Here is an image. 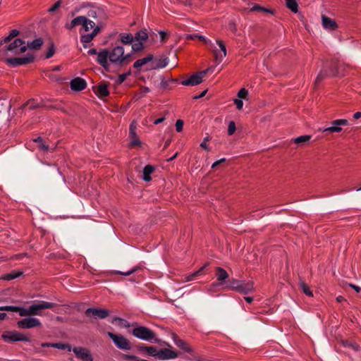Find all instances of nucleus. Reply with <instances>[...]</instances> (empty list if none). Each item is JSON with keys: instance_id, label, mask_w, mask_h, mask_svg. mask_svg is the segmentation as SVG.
Wrapping results in <instances>:
<instances>
[{"instance_id": "1", "label": "nucleus", "mask_w": 361, "mask_h": 361, "mask_svg": "<svg viewBox=\"0 0 361 361\" xmlns=\"http://www.w3.org/2000/svg\"><path fill=\"white\" fill-rule=\"evenodd\" d=\"M132 334L135 338L144 340L146 342L161 343L168 345L169 348H171V345L169 343L161 342V340L157 337L155 332L148 327L137 326L132 329Z\"/></svg>"}, {"instance_id": "2", "label": "nucleus", "mask_w": 361, "mask_h": 361, "mask_svg": "<svg viewBox=\"0 0 361 361\" xmlns=\"http://www.w3.org/2000/svg\"><path fill=\"white\" fill-rule=\"evenodd\" d=\"M87 16L96 21V26H99L100 30L106 20L109 18L108 11L105 6L90 4L87 11Z\"/></svg>"}, {"instance_id": "3", "label": "nucleus", "mask_w": 361, "mask_h": 361, "mask_svg": "<svg viewBox=\"0 0 361 361\" xmlns=\"http://www.w3.org/2000/svg\"><path fill=\"white\" fill-rule=\"evenodd\" d=\"M56 305L54 302H47V301H40L37 303H34L31 306L27 308L23 307L20 312L21 317H27V316H41L42 310H44V309H51L56 307Z\"/></svg>"}, {"instance_id": "4", "label": "nucleus", "mask_w": 361, "mask_h": 361, "mask_svg": "<svg viewBox=\"0 0 361 361\" xmlns=\"http://www.w3.org/2000/svg\"><path fill=\"white\" fill-rule=\"evenodd\" d=\"M109 61L114 63H118L123 66L131 61L133 59L131 54L124 55V49L121 46H117L109 51Z\"/></svg>"}, {"instance_id": "5", "label": "nucleus", "mask_w": 361, "mask_h": 361, "mask_svg": "<svg viewBox=\"0 0 361 361\" xmlns=\"http://www.w3.org/2000/svg\"><path fill=\"white\" fill-rule=\"evenodd\" d=\"M25 42L20 39V38H16L13 42H10L6 44L2 48H0V58L3 59L4 57L8 56V52L13 54H19L21 53L20 51V49L21 47L25 46Z\"/></svg>"}, {"instance_id": "6", "label": "nucleus", "mask_w": 361, "mask_h": 361, "mask_svg": "<svg viewBox=\"0 0 361 361\" xmlns=\"http://www.w3.org/2000/svg\"><path fill=\"white\" fill-rule=\"evenodd\" d=\"M108 337L113 340L114 343L118 349L123 350H128L132 348V345L128 338L121 336V334H116L112 332H108Z\"/></svg>"}, {"instance_id": "7", "label": "nucleus", "mask_w": 361, "mask_h": 361, "mask_svg": "<svg viewBox=\"0 0 361 361\" xmlns=\"http://www.w3.org/2000/svg\"><path fill=\"white\" fill-rule=\"evenodd\" d=\"M34 59L33 55L27 54V56L23 57L7 58L5 59V61L10 67L16 68L18 66L30 63L34 61Z\"/></svg>"}, {"instance_id": "8", "label": "nucleus", "mask_w": 361, "mask_h": 361, "mask_svg": "<svg viewBox=\"0 0 361 361\" xmlns=\"http://www.w3.org/2000/svg\"><path fill=\"white\" fill-rule=\"evenodd\" d=\"M212 69L211 68L204 70L203 71L198 72L195 74H193L189 78L186 80H183L181 82V84L183 85L188 86H193L201 84L202 81V78L205 76L209 71Z\"/></svg>"}, {"instance_id": "9", "label": "nucleus", "mask_w": 361, "mask_h": 361, "mask_svg": "<svg viewBox=\"0 0 361 361\" xmlns=\"http://www.w3.org/2000/svg\"><path fill=\"white\" fill-rule=\"evenodd\" d=\"M2 338L6 342H10V341L11 342H16V341L29 342V341H30L27 336L17 331H6L2 334Z\"/></svg>"}, {"instance_id": "10", "label": "nucleus", "mask_w": 361, "mask_h": 361, "mask_svg": "<svg viewBox=\"0 0 361 361\" xmlns=\"http://www.w3.org/2000/svg\"><path fill=\"white\" fill-rule=\"evenodd\" d=\"M41 325V322L36 317L24 318L17 322V326L20 329H32L40 327Z\"/></svg>"}, {"instance_id": "11", "label": "nucleus", "mask_w": 361, "mask_h": 361, "mask_svg": "<svg viewBox=\"0 0 361 361\" xmlns=\"http://www.w3.org/2000/svg\"><path fill=\"white\" fill-rule=\"evenodd\" d=\"M73 353L78 359L82 361H92L93 358L88 349L81 347H75L72 348Z\"/></svg>"}, {"instance_id": "12", "label": "nucleus", "mask_w": 361, "mask_h": 361, "mask_svg": "<svg viewBox=\"0 0 361 361\" xmlns=\"http://www.w3.org/2000/svg\"><path fill=\"white\" fill-rule=\"evenodd\" d=\"M109 59V49H102L97 54V62L99 63L102 67L106 70H109V63L108 59Z\"/></svg>"}, {"instance_id": "13", "label": "nucleus", "mask_w": 361, "mask_h": 361, "mask_svg": "<svg viewBox=\"0 0 361 361\" xmlns=\"http://www.w3.org/2000/svg\"><path fill=\"white\" fill-rule=\"evenodd\" d=\"M87 317L94 316L100 319H105L109 316V312L103 308L90 307L85 310Z\"/></svg>"}, {"instance_id": "14", "label": "nucleus", "mask_w": 361, "mask_h": 361, "mask_svg": "<svg viewBox=\"0 0 361 361\" xmlns=\"http://www.w3.org/2000/svg\"><path fill=\"white\" fill-rule=\"evenodd\" d=\"M178 354L169 348H161L157 353V358L161 360L175 359L178 357Z\"/></svg>"}, {"instance_id": "15", "label": "nucleus", "mask_w": 361, "mask_h": 361, "mask_svg": "<svg viewBox=\"0 0 361 361\" xmlns=\"http://www.w3.org/2000/svg\"><path fill=\"white\" fill-rule=\"evenodd\" d=\"M171 338H173V343L178 348L184 350L185 353H192V349L190 348V346L188 344H187V343L183 341V339L179 338L177 334L172 333Z\"/></svg>"}, {"instance_id": "16", "label": "nucleus", "mask_w": 361, "mask_h": 361, "mask_svg": "<svg viewBox=\"0 0 361 361\" xmlns=\"http://www.w3.org/2000/svg\"><path fill=\"white\" fill-rule=\"evenodd\" d=\"M44 43V41L42 37L37 38L35 40L32 42H27V45L23 46L20 49V52H26L27 51V48L31 49H39L41 46Z\"/></svg>"}, {"instance_id": "17", "label": "nucleus", "mask_w": 361, "mask_h": 361, "mask_svg": "<svg viewBox=\"0 0 361 361\" xmlns=\"http://www.w3.org/2000/svg\"><path fill=\"white\" fill-rule=\"evenodd\" d=\"M86 87L87 82L83 78H76L71 81V87L73 90L80 91L85 89Z\"/></svg>"}, {"instance_id": "18", "label": "nucleus", "mask_w": 361, "mask_h": 361, "mask_svg": "<svg viewBox=\"0 0 361 361\" xmlns=\"http://www.w3.org/2000/svg\"><path fill=\"white\" fill-rule=\"evenodd\" d=\"M93 90L97 95L101 98H104L109 95V90H108L107 84L104 82H100L98 85L94 86Z\"/></svg>"}, {"instance_id": "19", "label": "nucleus", "mask_w": 361, "mask_h": 361, "mask_svg": "<svg viewBox=\"0 0 361 361\" xmlns=\"http://www.w3.org/2000/svg\"><path fill=\"white\" fill-rule=\"evenodd\" d=\"M254 290L253 282L252 281H241L238 291L240 294L247 295Z\"/></svg>"}, {"instance_id": "20", "label": "nucleus", "mask_w": 361, "mask_h": 361, "mask_svg": "<svg viewBox=\"0 0 361 361\" xmlns=\"http://www.w3.org/2000/svg\"><path fill=\"white\" fill-rule=\"evenodd\" d=\"M100 31L101 30L99 26H96L94 27V30H93V31L90 32V34L82 35L80 37V40L82 43H84L83 47L85 48H87L86 43H89L92 40H93L95 36H97Z\"/></svg>"}, {"instance_id": "21", "label": "nucleus", "mask_w": 361, "mask_h": 361, "mask_svg": "<svg viewBox=\"0 0 361 361\" xmlns=\"http://www.w3.org/2000/svg\"><path fill=\"white\" fill-rule=\"evenodd\" d=\"M322 26L326 30H335L338 27L335 20L329 18V17L325 15L322 16Z\"/></svg>"}, {"instance_id": "22", "label": "nucleus", "mask_w": 361, "mask_h": 361, "mask_svg": "<svg viewBox=\"0 0 361 361\" xmlns=\"http://www.w3.org/2000/svg\"><path fill=\"white\" fill-rule=\"evenodd\" d=\"M152 61V69L164 68L169 63V59L166 56H161L159 59H155Z\"/></svg>"}, {"instance_id": "23", "label": "nucleus", "mask_w": 361, "mask_h": 361, "mask_svg": "<svg viewBox=\"0 0 361 361\" xmlns=\"http://www.w3.org/2000/svg\"><path fill=\"white\" fill-rule=\"evenodd\" d=\"M216 43L220 48L221 51H223V55H219L216 51H214V58L217 63L222 61L224 57L226 56V48L223 41L217 39Z\"/></svg>"}, {"instance_id": "24", "label": "nucleus", "mask_w": 361, "mask_h": 361, "mask_svg": "<svg viewBox=\"0 0 361 361\" xmlns=\"http://www.w3.org/2000/svg\"><path fill=\"white\" fill-rule=\"evenodd\" d=\"M153 59H154V56L152 55V54H149L146 57L137 59V61H135L133 63V67L135 68H141L142 66H143L149 62L152 61Z\"/></svg>"}, {"instance_id": "25", "label": "nucleus", "mask_w": 361, "mask_h": 361, "mask_svg": "<svg viewBox=\"0 0 361 361\" xmlns=\"http://www.w3.org/2000/svg\"><path fill=\"white\" fill-rule=\"evenodd\" d=\"M329 77V69L327 68V65L324 64L320 73L317 75L316 78V84H319L322 82V80H324Z\"/></svg>"}, {"instance_id": "26", "label": "nucleus", "mask_w": 361, "mask_h": 361, "mask_svg": "<svg viewBox=\"0 0 361 361\" xmlns=\"http://www.w3.org/2000/svg\"><path fill=\"white\" fill-rule=\"evenodd\" d=\"M155 169L152 165L147 164L143 169L142 179L145 181L151 180V174L154 173Z\"/></svg>"}, {"instance_id": "27", "label": "nucleus", "mask_w": 361, "mask_h": 361, "mask_svg": "<svg viewBox=\"0 0 361 361\" xmlns=\"http://www.w3.org/2000/svg\"><path fill=\"white\" fill-rule=\"evenodd\" d=\"M216 276L217 280L220 281H224L226 279H228L229 276L226 271L221 267L216 268Z\"/></svg>"}, {"instance_id": "28", "label": "nucleus", "mask_w": 361, "mask_h": 361, "mask_svg": "<svg viewBox=\"0 0 361 361\" xmlns=\"http://www.w3.org/2000/svg\"><path fill=\"white\" fill-rule=\"evenodd\" d=\"M120 41L125 44H132L134 41V37L131 34H126V32H123V34L119 35Z\"/></svg>"}, {"instance_id": "29", "label": "nucleus", "mask_w": 361, "mask_h": 361, "mask_svg": "<svg viewBox=\"0 0 361 361\" xmlns=\"http://www.w3.org/2000/svg\"><path fill=\"white\" fill-rule=\"evenodd\" d=\"M134 37V40L137 42H141L143 43V42L146 41L148 38V35L146 32V30H140L135 33Z\"/></svg>"}, {"instance_id": "30", "label": "nucleus", "mask_w": 361, "mask_h": 361, "mask_svg": "<svg viewBox=\"0 0 361 361\" xmlns=\"http://www.w3.org/2000/svg\"><path fill=\"white\" fill-rule=\"evenodd\" d=\"M327 65V68L329 69V77L331 75L332 77H335L338 74V67L337 64L335 62H331L329 63H325Z\"/></svg>"}, {"instance_id": "31", "label": "nucleus", "mask_w": 361, "mask_h": 361, "mask_svg": "<svg viewBox=\"0 0 361 361\" xmlns=\"http://www.w3.org/2000/svg\"><path fill=\"white\" fill-rule=\"evenodd\" d=\"M20 32L18 30H13L9 32L8 36L4 38V39L0 40V42H2V46L4 44L9 43L11 41H12L13 38L17 37Z\"/></svg>"}, {"instance_id": "32", "label": "nucleus", "mask_w": 361, "mask_h": 361, "mask_svg": "<svg viewBox=\"0 0 361 361\" xmlns=\"http://www.w3.org/2000/svg\"><path fill=\"white\" fill-rule=\"evenodd\" d=\"M23 307L18 306H0V311L18 312L20 316Z\"/></svg>"}, {"instance_id": "33", "label": "nucleus", "mask_w": 361, "mask_h": 361, "mask_svg": "<svg viewBox=\"0 0 361 361\" xmlns=\"http://www.w3.org/2000/svg\"><path fill=\"white\" fill-rule=\"evenodd\" d=\"M286 6L288 9L292 11L294 13H297L298 11V4L296 0H286Z\"/></svg>"}, {"instance_id": "34", "label": "nucleus", "mask_w": 361, "mask_h": 361, "mask_svg": "<svg viewBox=\"0 0 361 361\" xmlns=\"http://www.w3.org/2000/svg\"><path fill=\"white\" fill-rule=\"evenodd\" d=\"M145 49V47L144 46V44L141 42H133L132 43V51L133 52H140L144 51Z\"/></svg>"}, {"instance_id": "35", "label": "nucleus", "mask_w": 361, "mask_h": 361, "mask_svg": "<svg viewBox=\"0 0 361 361\" xmlns=\"http://www.w3.org/2000/svg\"><path fill=\"white\" fill-rule=\"evenodd\" d=\"M342 130V128L338 126H335V125H333L331 126H329V127H327V128H325L324 130H323V133L324 135H327L329 133H339Z\"/></svg>"}, {"instance_id": "36", "label": "nucleus", "mask_w": 361, "mask_h": 361, "mask_svg": "<svg viewBox=\"0 0 361 361\" xmlns=\"http://www.w3.org/2000/svg\"><path fill=\"white\" fill-rule=\"evenodd\" d=\"M51 348L67 350L68 351H71L73 349L71 345L64 343H54V344H51Z\"/></svg>"}, {"instance_id": "37", "label": "nucleus", "mask_w": 361, "mask_h": 361, "mask_svg": "<svg viewBox=\"0 0 361 361\" xmlns=\"http://www.w3.org/2000/svg\"><path fill=\"white\" fill-rule=\"evenodd\" d=\"M299 286L300 287V289L302 290V291L305 293L306 295L310 297L313 296L312 292L310 290V287L307 283H305V281H300L299 282Z\"/></svg>"}, {"instance_id": "38", "label": "nucleus", "mask_w": 361, "mask_h": 361, "mask_svg": "<svg viewBox=\"0 0 361 361\" xmlns=\"http://www.w3.org/2000/svg\"><path fill=\"white\" fill-rule=\"evenodd\" d=\"M23 274L20 271H13L11 273L6 274L4 276L3 279L5 280H13L15 279H18V276Z\"/></svg>"}, {"instance_id": "39", "label": "nucleus", "mask_w": 361, "mask_h": 361, "mask_svg": "<svg viewBox=\"0 0 361 361\" xmlns=\"http://www.w3.org/2000/svg\"><path fill=\"white\" fill-rule=\"evenodd\" d=\"M75 27L82 25L84 28V23L87 22V16H79L73 19Z\"/></svg>"}, {"instance_id": "40", "label": "nucleus", "mask_w": 361, "mask_h": 361, "mask_svg": "<svg viewBox=\"0 0 361 361\" xmlns=\"http://www.w3.org/2000/svg\"><path fill=\"white\" fill-rule=\"evenodd\" d=\"M311 135H302L294 139L293 142L298 145H302L310 141Z\"/></svg>"}, {"instance_id": "41", "label": "nucleus", "mask_w": 361, "mask_h": 361, "mask_svg": "<svg viewBox=\"0 0 361 361\" xmlns=\"http://www.w3.org/2000/svg\"><path fill=\"white\" fill-rule=\"evenodd\" d=\"M96 22L93 21V20H91L88 18H87L86 17V22L84 24V30L87 32L90 30H92V28L93 30H94V27H96Z\"/></svg>"}, {"instance_id": "42", "label": "nucleus", "mask_w": 361, "mask_h": 361, "mask_svg": "<svg viewBox=\"0 0 361 361\" xmlns=\"http://www.w3.org/2000/svg\"><path fill=\"white\" fill-rule=\"evenodd\" d=\"M121 357L123 360H133V361H149L147 360L140 359L137 355L131 354H122Z\"/></svg>"}, {"instance_id": "43", "label": "nucleus", "mask_w": 361, "mask_h": 361, "mask_svg": "<svg viewBox=\"0 0 361 361\" xmlns=\"http://www.w3.org/2000/svg\"><path fill=\"white\" fill-rule=\"evenodd\" d=\"M241 281L237 279H232L229 281V287L232 290L238 291Z\"/></svg>"}, {"instance_id": "44", "label": "nucleus", "mask_w": 361, "mask_h": 361, "mask_svg": "<svg viewBox=\"0 0 361 361\" xmlns=\"http://www.w3.org/2000/svg\"><path fill=\"white\" fill-rule=\"evenodd\" d=\"M251 11H262V12H267L268 13H272L271 11L269 9H267L265 8H263V6H261L258 4H255L252 6L250 8Z\"/></svg>"}, {"instance_id": "45", "label": "nucleus", "mask_w": 361, "mask_h": 361, "mask_svg": "<svg viewBox=\"0 0 361 361\" xmlns=\"http://www.w3.org/2000/svg\"><path fill=\"white\" fill-rule=\"evenodd\" d=\"M140 269L139 267H135L130 270L127 271L126 272H121V271H114V274H120V275H123V276H130V275L135 273V271H137V269Z\"/></svg>"}, {"instance_id": "46", "label": "nucleus", "mask_w": 361, "mask_h": 361, "mask_svg": "<svg viewBox=\"0 0 361 361\" xmlns=\"http://www.w3.org/2000/svg\"><path fill=\"white\" fill-rule=\"evenodd\" d=\"M208 264H205L204 266L202 267V268H200L199 270L196 271V272L189 275L188 276V279L187 280L188 281H191L192 279H194L195 278L196 276L197 275H200L202 272V271L204 270V269L206 267V266H207Z\"/></svg>"}, {"instance_id": "47", "label": "nucleus", "mask_w": 361, "mask_h": 361, "mask_svg": "<svg viewBox=\"0 0 361 361\" xmlns=\"http://www.w3.org/2000/svg\"><path fill=\"white\" fill-rule=\"evenodd\" d=\"M145 351L149 355L157 358V353L158 350H157L156 347H154V345H147V350Z\"/></svg>"}, {"instance_id": "48", "label": "nucleus", "mask_w": 361, "mask_h": 361, "mask_svg": "<svg viewBox=\"0 0 361 361\" xmlns=\"http://www.w3.org/2000/svg\"><path fill=\"white\" fill-rule=\"evenodd\" d=\"M247 94H248V91H247V90H246L245 88L240 89L237 94L238 97L240 98V99H246Z\"/></svg>"}, {"instance_id": "49", "label": "nucleus", "mask_w": 361, "mask_h": 361, "mask_svg": "<svg viewBox=\"0 0 361 361\" xmlns=\"http://www.w3.org/2000/svg\"><path fill=\"white\" fill-rule=\"evenodd\" d=\"M332 124L334 126H338L341 127V126H348V121L346 119L334 120L332 121Z\"/></svg>"}, {"instance_id": "50", "label": "nucleus", "mask_w": 361, "mask_h": 361, "mask_svg": "<svg viewBox=\"0 0 361 361\" xmlns=\"http://www.w3.org/2000/svg\"><path fill=\"white\" fill-rule=\"evenodd\" d=\"M236 130V126L234 121H230L228 123V134L233 135Z\"/></svg>"}, {"instance_id": "51", "label": "nucleus", "mask_w": 361, "mask_h": 361, "mask_svg": "<svg viewBox=\"0 0 361 361\" xmlns=\"http://www.w3.org/2000/svg\"><path fill=\"white\" fill-rule=\"evenodd\" d=\"M136 126L134 125V123H132L130 126L129 128V136L130 137H135L137 136L136 134Z\"/></svg>"}, {"instance_id": "52", "label": "nucleus", "mask_w": 361, "mask_h": 361, "mask_svg": "<svg viewBox=\"0 0 361 361\" xmlns=\"http://www.w3.org/2000/svg\"><path fill=\"white\" fill-rule=\"evenodd\" d=\"M54 52H55V47H54V44H51L50 48L49 49L48 51L46 54L45 58L49 59V58L52 57Z\"/></svg>"}, {"instance_id": "53", "label": "nucleus", "mask_w": 361, "mask_h": 361, "mask_svg": "<svg viewBox=\"0 0 361 361\" xmlns=\"http://www.w3.org/2000/svg\"><path fill=\"white\" fill-rule=\"evenodd\" d=\"M61 4H62V0H59V1H56L54 5H53L52 6L50 7V8L49 9V11L54 12V11H56L57 9L59 8Z\"/></svg>"}, {"instance_id": "54", "label": "nucleus", "mask_w": 361, "mask_h": 361, "mask_svg": "<svg viewBox=\"0 0 361 361\" xmlns=\"http://www.w3.org/2000/svg\"><path fill=\"white\" fill-rule=\"evenodd\" d=\"M131 74L130 71H128L126 73H123L121 75H118V83H123L126 78L128 77V75H130Z\"/></svg>"}, {"instance_id": "55", "label": "nucleus", "mask_w": 361, "mask_h": 361, "mask_svg": "<svg viewBox=\"0 0 361 361\" xmlns=\"http://www.w3.org/2000/svg\"><path fill=\"white\" fill-rule=\"evenodd\" d=\"M159 37H160L161 42H164L165 41L167 40V39L169 37V35L167 32H166L164 31H159Z\"/></svg>"}, {"instance_id": "56", "label": "nucleus", "mask_w": 361, "mask_h": 361, "mask_svg": "<svg viewBox=\"0 0 361 361\" xmlns=\"http://www.w3.org/2000/svg\"><path fill=\"white\" fill-rule=\"evenodd\" d=\"M183 126V121L182 120H178L176 123V131L181 132Z\"/></svg>"}, {"instance_id": "57", "label": "nucleus", "mask_w": 361, "mask_h": 361, "mask_svg": "<svg viewBox=\"0 0 361 361\" xmlns=\"http://www.w3.org/2000/svg\"><path fill=\"white\" fill-rule=\"evenodd\" d=\"M131 145L132 146H140L141 142L139 140V138L137 136H135V137H131Z\"/></svg>"}, {"instance_id": "58", "label": "nucleus", "mask_w": 361, "mask_h": 361, "mask_svg": "<svg viewBox=\"0 0 361 361\" xmlns=\"http://www.w3.org/2000/svg\"><path fill=\"white\" fill-rule=\"evenodd\" d=\"M197 39L201 42H203L206 44H210V46H213V44L211 40L206 39L205 37L202 35H198Z\"/></svg>"}, {"instance_id": "59", "label": "nucleus", "mask_w": 361, "mask_h": 361, "mask_svg": "<svg viewBox=\"0 0 361 361\" xmlns=\"http://www.w3.org/2000/svg\"><path fill=\"white\" fill-rule=\"evenodd\" d=\"M234 104L236 105L237 109H238V110L242 109L243 105L242 99H234Z\"/></svg>"}, {"instance_id": "60", "label": "nucleus", "mask_w": 361, "mask_h": 361, "mask_svg": "<svg viewBox=\"0 0 361 361\" xmlns=\"http://www.w3.org/2000/svg\"><path fill=\"white\" fill-rule=\"evenodd\" d=\"M226 161V159L225 158H221L220 159H219L218 161H215L212 165V169H215L216 167H217V166H219L220 164H222V163H224Z\"/></svg>"}, {"instance_id": "61", "label": "nucleus", "mask_w": 361, "mask_h": 361, "mask_svg": "<svg viewBox=\"0 0 361 361\" xmlns=\"http://www.w3.org/2000/svg\"><path fill=\"white\" fill-rule=\"evenodd\" d=\"M208 141H209V137H205L203 142H202L200 144V147L207 149L208 148H207V142Z\"/></svg>"}, {"instance_id": "62", "label": "nucleus", "mask_w": 361, "mask_h": 361, "mask_svg": "<svg viewBox=\"0 0 361 361\" xmlns=\"http://www.w3.org/2000/svg\"><path fill=\"white\" fill-rule=\"evenodd\" d=\"M147 348V345H146L143 343L137 345V348L139 351H146Z\"/></svg>"}, {"instance_id": "63", "label": "nucleus", "mask_w": 361, "mask_h": 361, "mask_svg": "<svg viewBox=\"0 0 361 361\" xmlns=\"http://www.w3.org/2000/svg\"><path fill=\"white\" fill-rule=\"evenodd\" d=\"M65 27L68 29V30H73V27H75V25H74V21H73V19L71 20V23H67L66 25H65Z\"/></svg>"}, {"instance_id": "64", "label": "nucleus", "mask_w": 361, "mask_h": 361, "mask_svg": "<svg viewBox=\"0 0 361 361\" xmlns=\"http://www.w3.org/2000/svg\"><path fill=\"white\" fill-rule=\"evenodd\" d=\"M348 345L355 350H358L360 349V347L355 343H350L348 344Z\"/></svg>"}]
</instances>
